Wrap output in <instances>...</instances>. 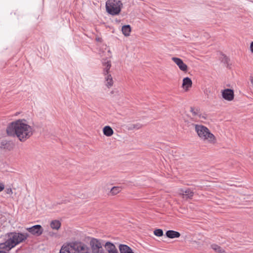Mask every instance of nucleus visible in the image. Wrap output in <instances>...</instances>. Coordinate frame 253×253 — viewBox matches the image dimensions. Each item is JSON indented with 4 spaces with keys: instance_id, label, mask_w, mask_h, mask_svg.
<instances>
[{
    "instance_id": "f257e3e1",
    "label": "nucleus",
    "mask_w": 253,
    "mask_h": 253,
    "mask_svg": "<svg viewBox=\"0 0 253 253\" xmlns=\"http://www.w3.org/2000/svg\"><path fill=\"white\" fill-rule=\"evenodd\" d=\"M25 120H18L10 123L6 128L8 136H16L21 142H24L33 134L32 128L23 122Z\"/></svg>"
},
{
    "instance_id": "f8f14e48",
    "label": "nucleus",
    "mask_w": 253,
    "mask_h": 253,
    "mask_svg": "<svg viewBox=\"0 0 253 253\" xmlns=\"http://www.w3.org/2000/svg\"><path fill=\"white\" fill-rule=\"evenodd\" d=\"M105 247L109 253H118L115 246L111 242L106 243Z\"/></svg>"
},
{
    "instance_id": "6e6552de",
    "label": "nucleus",
    "mask_w": 253,
    "mask_h": 253,
    "mask_svg": "<svg viewBox=\"0 0 253 253\" xmlns=\"http://www.w3.org/2000/svg\"><path fill=\"white\" fill-rule=\"evenodd\" d=\"M26 230L33 235L39 236L42 234L43 229L41 225H35L26 228Z\"/></svg>"
},
{
    "instance_id": "c756f323",
    "label": "nucleus",
    "mask_w": 253,
    "mask_h": 253,
    "mask_svg": "<svg viewBox=\"0 0 253 253\" xmlns=\"http://www.w3.org/2000/svg\"><path fill=\"white\" fill-rule=\"evenodd\" d=\"M4 188V185L1 183H0V192L2 191Z\"/></svg>"
},
{
    "instance_id": "423d86ee",
    "label": "nucleus",
    "mask_w": 253,
    "mask_h": 253,
    "mask_svg": "<svg viewBox=\"0 0 253 253\" xmlns=\"http://www.w3.org/2000/svg\"><path fill=\"white\" fill-rule=\"evenodd\" d=\"M74 253H88L89 249L87 246L81 242L71 243Z\"/></svg>"
},
{
    "instance_id": "39448f33",
    "label": "nucleus",
    "mask_w": 253,
    "mask_h": 253,
    "mask_svg": "<svg viewBox=\"0 0 253 253\" xmlns=\"http://www.w3.org/2000/svg\"><path fill=\"white\" fill-rule=\"evenodd\" d=\"M103 66V74L105 76V79L107 82L106 85L109 87L113 85V79L111 74H109V70L111 67V61L109 60H104L102 62Z\"/></svg>"
},
{
    "instance_id": "dca6fc26",
    "label": "nucleus",
    "mask_w": 253,
    "mask_h": 253,
    "mask_svg": "<svg viewBox=\"0 0 253 253\" xmlns=\"http://www.w3.org/2000/svg\"><path fill=\"white\" fill-rule=\"evenodd\" d=\"M181 191L183 193L182 196L183 198L192 199L194 196V192L189 188H188L185 190L181 189Z\"/></svg>"
},
{
    "instance_id": "0eeeda50",
    "label": "nucleus",
    "mask_w": 253,
    "mask_h": 253,
    "mask_svg": "<svg viewBox=\"0 0 253 253\" xmlns=\"http://www.w3.org/2000/svg\"><path fill=\"white\" fill-rule=\"evenodd\" d=\"M92 253H103L102 244L100 240L92 238L90 241Z\"/></svg>"
},
{
    "instance_id": "f03ea898",
    "label": "nucleus",
    "mask_w": 253,
    "mask_h": 253,
    "mask_svg": "<svg viewBox=\"0 0 253 253\" xmlns=\"http://www.w3.org/2000/svg\"><path fill=\"white\" fill-rule=\"evenodd\" d=\"M7 238L4 242L0 243V253H7L19 243L26 240L29 237L27 233L9 232L6 234Z\"/></svg>"
},
{
    "instance_id": "f3484780",
    "label": "nucleus",
    "mask_w": 253,
    "mask_h": 253,
    "mask_svg": "<svg viewBox=\"0 0 253 253\" xmlns=\"http://www.w3.org/2000/svg\"><path fill=\"white\" fill-rule=\"evenodd\" d=\"M103 134L106 136H111L114 133L113 129L109 126H105L103 127Z\"/></svg>"
},
{
    "instance_id": "4be33fe9",
    "label": "nucleus",
    "mask_w": 253,
    "mask_h": 253,
    "mask_svg": "<svg viewBox=\"0 0 253 253\" xmlns=\"http://www.w3.org/2000/svg\"><path fill=\"white\" fill-rule=\"evenodd\" d=\"M154 234L157 237H161L163 235V231L161 229H157L154 231Z\"/></svg>"
},
{
    "instance_id": "aec40b11",
    "label": "nucleus",
    "mask_w": 253,
    "mask_h": 253,
    "mask_svg": "<svg viewBox=\"0 0 253 253\" xmlns=\"http://www.w3.org/2000/svg\"><path fill=\"white\" fill-rule=\"evenodd\" d=\"M121 190V188L119 186H114L110 190V193L112 195H115L119 193Z\"/></svg>"
},
{
    "instance_id": "b1692460",
    "label": "nucleus",
    "mask_w": 253,
    "mask_h": 253,
    "mask_svg": "<svg viewBox=\"0 0 253 253\" xmlns=\"http://www.w3.org/2000/svg\"><path fill=\"white\" fill-rule=\"evenodd\" d=\"M119 250L121 253H126V245H120Z\"/></svg>"
},
{
    "instance_id": "5701e85b",
    "label": "nucleus",
    "mask_w": 253,
    "mask_h": 253,
    "mask_svg": "<svg viewBox=\"0 0 253 253\" xmlns=\"http://www.w3.org/2000/svg\"><path fill=\"white\" fill-rule=\"evenodd\" d=\"M221 62L225 64H228L229 59L224 54H222V56L220 58Z\"/></svg>"
},
{
    "instance_id": "2eb2a0df",
    "label": "nucleus",
    "mask_w": 253,
    "mask_h": 253,
    "mask_svg": "<svg viewBox=\"0 0 253 253\" xmlns=\"http://www.w3.org/2000/svg\"><path fill=\"white\" fill-rule=\"evenodd\" d=\"M166 235L167 237L170 239L179 238L180 234L177 231L169 230L166 232Z\"/></svg>"
},
{
    "instance_id": "a211bd4d",
    "label": "nucleus",
    "mask_w": 253,
    "mask_h": 253,
    "mask_svg": "<svg viewBox=\"0 0 253 253\" xmlns=\"http://www.w3.org/2000/svg\"><path fill=\"white\" fill-rule=\"evenodd\" d=\"M211 248L214 251L218 253H226V251L223 250L219 246L213 244L211 245Z\"/></svg>"
},
{
    "instance_id": "a878e982",
    "label": "nucleus",
    "mask_w": 253,
    "mask_h": 253,
    "mask_svg": "<svg viewBox=\"0 0 253 253\" xmlns=\"http://www.w3.org/2000/svg\"><path fill=\"white\" fill-rule=\"evenodd\" d=\"M122 33L126 37V25H124L122 28Z\"/></svg>"
},
{
    "instance_id": "20e7f679",
    "label": "nucleus",
    "mask_w": 253,
    "mask_h": 253,
    "mask_svg": "<svg viewBox=\"0 0 253 253\" xmlns=\"http://www.w3.org/2000/svg\"><path fill=\"white\" fill-rule=\"evenodd\" d=\"M106 10L111 15H118L121 10L122 3L119 0H108L106 2Z\"/></svg>"
},
{
    "instance_id": "c85d7f7f",
    "label": "nucleus",
    "mask_w": 253,
    "mask_h": 253,
    "mask_svg": "<svg viewBox=\"0 0 253 253\" xmlns=\"http://www.w3.org/2000/svg\"><path fill=\"white\" fill-rule=\"evenodd\" d=\"M131 32V27L129 25H127V37L129 36V33Z\"/></svg>"
},
{
    "instance_id": "9b49d317",
    "label": "nucleus",
    "mask_w": 253,
    "mask_h": 253,
    "mask_svg": "<svg viewBox=\"0 0 253 253\" xmlns=\"http://www.w3.org/2000/svg\"><path fill=\"white\" fill-rule=\"evenodd\" d=\"M171 59L181 71L183 72L187 71V66L183 62L182 59L177 57H172Z\"/></svg>"
},
{
    "instance_id": "1a4fd4ad",
    "label": "nucleus",
    "mask_w": 253,
    "mask_h": 253,
    "mask_svg": "<svg viewBox=\"0 0 253 253\" xmlns=\"http://www.w3.org/2000/svg\"><path fill=\"white\" fill-rule=\"evenodd\" d=\"M222 97L227 101H232L234 97L233 90L229 88H226L222 90Z\"/></svg>"
},
{
    "instance_id": "6ab92c4d",
    "label": "nucleus",
    "mask_w": 253,
    "mask_h": 253,
    "mask_svg": "<svg viewBox=\"0 0 253 253\" xmlns=\"http://www.w3.org/2000/svg\"><path fill=\"white\" fill-rule=\"evenodd\" d=\"M50 226L53 229L58 230L61 226V223L57 220H53L50 223Z\"/></svg>"
},
{
    "instance_id": "412c9836",
    "label": "nucleus",
    "mask_w": 253,
    "mask_h": 253,
    "mask_svg": "<svg viewBox=\"0 0 253 253\" xmlns=\"http://www.w3.org/2000/svg\"><path fill=\"white\" fill-rule=\"evenodd\" d=\"M190 112L192 113L193 116H198L201 118V114L200 113L199 110L198 109H195L194 107H191Z\"/></svg>"
},
{
    "instance_id": "7c9ffc66",
    "label": "nucleus",
    "mask_w": 253,
    "mask_h": 253,
    "mask_svg": "<svg viewBox=\"0 0 253 253\" xmlns=\"http://www.w3.org/2000/svg\"><path fill=\"white\" fill-rule=\"evenodd\" d=\"M250 50L252 53H253V42H251L250 44Z\"/></svg>"
},
{
    "instance_id": "9d476101",
    "label": "nucleus",
    "mask_w": 253,
    "mask_h": 253,
    "mask_svg": "<svg viewBox=\"0 0 253 253\" xmlns=\"http://www.w3.org/2000/svg\"><path fill=\"white\" fill-rule=\"evenodd\" d=\"M14 143L12 141L3 140L0 144V148L10 151L13 149Z\"/></svg>"
},
{
    "instance_id": "7ed1b4c3",
    "label": "nucleus",
    "mask_w": 253,
    "mask_h": 253,
    "mask_svg": "<svg viewBox=\"0 0 253 253\" xmlns=\"http://www.w3.org/2000/svg\"><path fill=\"white\" fill-rule=\"evenodd\" d=\"M195 131L199 137L204 140H208L211 143H215V137L206 126L201 125H195Z\"/></svg>"
},
{
    "instance_id": "bb28decb",
    "label": "nucleus",
    "mask_w": 253,
    "mask_h": 253,
    "mask_svg": "<svg viewBox=\"0 0 253 253\" xmlns=\"http://www.w3.org/2000/svg\"><path fill=\"white\" fill-rule=\"evenodd\" d=\"M133 124H129L127 125V130H134V128L133 127Z\"/></svg>"
},
{
    "instance_id": "393cba45",
    "label": "nucleus",
    "mask_w": 253,
    "mask_h": 253,
    "mask_svg": "<svg viewBox=\"0 0 253 253\" xmlns=\"http://www.w3.org/2000/svg\"><path fill=\"white\" fill-rule=\"evenodd\" d=\"M133 124V127L134 128V129L135 130H137V129H140V128H141L143 126V125L140 123H136L135 124Z\"/></svg>"
},
{
    "instance_id": "2f4dec72",
    "label": "nucleus",
    "mask_w": 253,
    "mask_h": 253,
    "mask_svg": "<svg viewBox=\"0 0 253 253\" xmlns=\"http://www.w3.org/2000/svg\"><path fill=\"white\" fill-rule=\"evenodd\" d=\"M7 193V194L12 193V190L11 189H8Z\"/></svg>"
},
{
    "instance_id": "cd10ccee",
    "label": "nucleus",
    "mask_w": 253,
    "mask_h": 253,
    "mask_svg": "<svg viewBox=\"0 0 253 253\" xmlns=\"http://www.w3.org/2000/svg\"><path fill=\"white\" fill-rule=\"evenodd\" d=\"M127 253H134L132 249L128 246L127 247Z\"/></svg>"
},
{
    "instance_id": "4468645a",
    "label": "nucleus",
    "mask_w": 253,
    "mask_h": 253,
    "mask_svg": "<svg viewBox=\"0 0 253 253\" xmlns=\"http://www.w3.org/2000/svg\"><path fill=\"white\" fill-rule=\"evenodd\" d=\"M192 84V80L189 77H186L183 79L182 86L186 91H187L189 88L191 87Z\"/></svg>"
},
{
    "instance_id": "ddd939ff",
    "label": "nucleus",
    "mask_w": 253,
    "mask_h": 253,
    "mask_svg": "<svg viewBox=\"0 0 253 253\" xmlns=\"http://www.w3.org/2000/svg\"><path fill=\"white\" fill-rule=\"evenodd\" d=\"M71 243H69L67 245H63L61 250H60L59 253H74L73 251Z\"/></svg>"
}]
</instances>
